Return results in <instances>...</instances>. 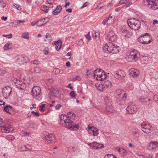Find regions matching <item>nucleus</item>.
<instances>
[{"mask_svg":"<svg viewBox=\"0 0 158 158\" xmlns=\"http://www.w3.org/2000/svg\"><path fill=\"white\" fill-rule=\"evenodd\" d=\"M44 54L47 55L49 51V49L48 47L45 48L42 51Z\"/></svg>","mask_w":158,"mask_h":158,"instance_id":"44","label":"nucleus"},{"mask_svg":"<svg viewBox=\"0 0 158 158\" xmlns=\"http://www.w3.org/2000/svg\"><path fill=\"white\" fill-rule=\"evenodd\" d=\"M38 23V21H33L31 23V24L32 26H35V25H38L37 24Z\"/></svg>","mask_w":158,"mask_h":158,"instance_id":"57","label":"nucleus"},{"mask_svg":"<svg viewBox=\"0 0 158 158\" xmlns=\"http://www.w3.org/2000/svg\"><path fill=\"white\" fill-rule=\"evenodd\" d=\"M105 109L107 111L109 112L113 113L114 111L111 106V104L106 105Z\"/></svg>","mask_w":158,"mask_h":158,"instance_id":"27","label":"nucleus"},{"mask_svg":"<svg viewBox=\"0 0 158 158\" xmlns=\"http://www.w3.org/2000/svg\"><path fill=\"white\" fill-rule=\"evenodd\" d=\"M116 94L118 96H123V98L124 100L126 99L127 96L126 94L124 92V91L120 89H118L116 90Z\"/></svg>","mask_w":158,"mask_h":158,"instance_id":"20","label":"nucleus"},{"mask_svg":"<svg viewBox=\"0 0 158 158\" xmlns=\"http://www.w3.org/2000/svg\"><path fill=\"white\" fill-rule=\"evenodd\" d=\"M88 131H90V133L92 134L94 136H95L96 135H98V130L97 128L94 127H88Z\"/></svg>","mask_w":158,"mask_h":158,"instance_id":"17","label":"nucleus"},{"mask_svg":"<svg viewBox=\"0 0 158 158\" xmlns=\"http://www.w3.org/2000/svg\"><path fill=\"white\" fill-rule=\"evenodd\" d=\"M89 32L88 33V34L86 35V37L88 39V40H90L91 39V37L89 34Z\"/></svg>","mask_w":158,"mask_h":158,"instance_id":"62","label":"nucleus"},{"mask_svg":"<svg viewBox=\"0 0 158 158\" xmlns=\"http://www.w3.org/2000/svg\"><path fill=\"white\" fill-rule=\"evenodd\" d=\"M52 36L49 33H47L45 35V38L44 39L45 41H50L52 39Z\"/></svg>","mask_w":158,"mask_h":158,"instance_id":"36","label":"nucleus"},{"mask_svg":"<svg viewBox=\"0 0 158 158\" xmlns=\"http://www.w3.org/2000/svg\"><path fill=\"white\" fill-rule=\"evenodd\" d=\"M108 39L111 42L116 41L117 39V35L113 31H110L107 35Z\"/></svg>","mask_w":158,"mask_h":158,"instance_id":"13","label":"nucleus"},{"mask_svg":"<svg viewBox=\"0 0 158 158\" xmlns=\"http://www.w3.org/2000/svg\"><path fill=\"white\" fill-rule=\"evenodd\" d=\"M31 113L32 114H33L35 116H39V114L37 112H35L34 111H32Z\"/></svg>","mask_w":158,"mask_h":158,"instance_id":"55","label":"nucleus"},{"mask_svg":"<svg viewBox=\"0 0 158 158\" xmlns=\"http://www.w3.org/2000/svg\"><path fill=\"white\" fill-rule=\"evenodd\" d=\"M14 7H15L17 9L19 10H21V6L20 5L15 4L13 5Z\"/></svg>","mask_w":158,"mask_h":158,"instance_id":"51","label":"nucleus"},{"mask_svg":"<svg viewBox=\"0 0 158 158\" xmlns=\"http://www.w3.org/2000/svg\"><path fill=\"white\" fill-rule=\"evenodd\" d=\"M12 91V89L10 86H7L4 87L2 90L3 97L6 98L9 96Z\"/></svg>","mask_w":158,"mask_h":158,"instance_id":"10","label":"nucleus"},{"mask_svg":"<svg viewBox=\"0 0 158 158\" xmlns=\"http://www.w3.org/2000/svg\"><path fill=\"white\" fill-rule=\"evenodd\" d=\"M26 88V84L25 83L23 82L20 85L18 89L20 90H23Z\"/></svg>","mask_w":158,"mask_h":158,"instance_id":"43","label":"nucleus"},{"mask_svg":"<svg viewBox=\"0 0 158 158\" xmlns=\"http://www.w3.org/2000/svg\"><path fill=\"white\" fill-rule=\"evenodd\" d=\"M128 32V31L126 29H123L122 31V35L123 36H126L127 34V33Z\"/></svg>","mask_w":158,"mask_h":158,"instance_id":"48","label":"nucleus"},{"mask_svg":"<svg viewBox=\"0 0 158 158\" xmlns=\"http://www.w3.org/2000/svg\"><path fill=\"white\" fill-rule=\"evenodd\" d=\"M29 36L28 33L25 32L22 34L21 37L25 39H29Z\"/></svg>","mask_w":158,"mask_h":158,"instance_id":"39","label":"nucleus"},{"mask_svg":"<svg viewBox=\"0 0 158 158\" xmlns=\"http://www.w3.org/2000/svg\"><path fill=\"white\" fill-rule=\"evenodd\" d=\"M62 9L61 6L60 5L57 6L56 9L53 11L52 14L55 15H57L61 11Z\"/></svg>","mask_w":158,"mask_h":158,"instance_id":"23","label":"nucleus"},{"mask_svg":"<svg viewBox=\"0 0 158 158\" xmlns=\"http://www.w3.org/2000/svg\"><path fill=\"white\" fill-rule=\"evenodd\" d=\"M56 92V90L54 89H52L51 90V92L53 94H55Z\"/></svg>","mask_w":158,"mask_h":158,"instance_id":"64","label":"nucleus"},{"mask_svg":"<svg viewBox=\"0 0 158 158\" xmlns=\"http://www.w3.org/2000/svg\"><path fill=\"white\" fill-rule=\"evenodd\" d=\"M89 4V3L88 2H86L84 3L83 5V6L81 7V8H82L86 6Z\"/></svg>","mask_w":158,"mask_h":158,"instance_id":"59","label":"nucleus"},{"mask_svg":"<svg viewBox=\"0 0 158 158\" xmlns=\"http://www.w3.org/2000/svg\"><path fill=\"white\" fill-rule=\"evenodd\" d=\"M87 144L93 149H101L104 147V145L102 144H101L96 142H94L92 143H88Z\"/></svg>","mask_w":158,"mask_h":158,"instance_id":"11","label":"nucleus"},{"mask_svg":"<svg viewBox=\"0 0 158 158\" xmlns=\"http://www.w3.org/2000/svg\"><path fill=\"white\" fill-rule=\"evenodd\" d=\"M1 130L2 132L5 133H9L10 130L9 126L7 125H3L0 127Z\"/></svg>","mask_w":158,"mask_h":158,"instance_id":"21","label":"nucleus"},{"mask_svg":"<svg viewBox=\"0 0 158 158\" xmlns=\"http://www.w3.org/2000/svg\"><path fill=\"white\" fill-rule=\"evenodd\" d=\"M132 133L134 135H138V136H139V132L136 131L135 130H133L132 131Z\"/></svg>","mask_w":158,"mask_h":158,"instance_id":"46","label":"nucleus"},{"mask_svg":"<svg viewBox=\"0 0 158 158\" xmlns=\"http://www.w3.org/2000/svg\"><path fill=\"white\" fill-rule=\"evenodd\" d=\"M139 99L144 104L147 103L148 101H150V98L147 97L145 98L143 96L139 98Z\"/></svg>","mask_w":158,"mask_h":158,"instance_id":"29","label":"nucleus"},{"mask_svg":"<svg viewBox=\"0 0 158 158\" xmlns=\"http://www.w3.org/2000/svg\"><path fill=\"white\" fill-rule=\"evenodd\" d=\"M98 89L101 91H103L106 89L105 88L103 85V84L99 85Z\"/></svg>","mask_w":158,"mask_h":158,"instance_id":"40","label":"nucleus"},{"mask_svg":"<svg viewBox=\"0 0 158 158\" xmlns=\"http://www.w3.org/2000/svg\"><path fill=\"white\" fill-rule=\"evenodd\" d=\"M4 110L6 112L10 114L9 111H13V108L10 105H7L5 106Z\"/></svg>","mask_w":158,"mask_h":158,"instance_id":"30","label":"nucleus"},{"mask_svg":"<svg viewBox=\"0 0 158 158\" xmlns=\"http://www.w3.org/2000/svg\"><path fill=\"white\" fill-rule=\"evenodd\" d=\"M49 20V18L48 17L41 19L40 20V26H44L48 22Z\"/></svg>","mask_w":158,"mask_h":158,"instance_id":"24","label":"nucleus"},{"mask_svg":"<svg viewBox=\"0 0 158 158\" xmlns=\"http://www.w3.org/2000/svg\"><path fill=\"white\" fill-rule=\"evenodd\" d=\"M72 115V117H75V115L74 113L69 112H68V116L62 114L60 117V123L62 125H65L67 128H72L73 125V121L71 119L70 116Z\"/></svg>","mask_w":158,"mask_h":158,"instance_id":"1","label":"nucleus"},{"mask_svg":"<svg viewBox=\"0 0 158 158\" xmlns=\"http://www.w3.org/2000/svg\"><path fill=\"white\" fill-rule=\"evenodd\" d=\"M48 7L47 6L44 5H43L41 6L40 9L42 11H43L44 12L47 13V12L48 10Z\"/></svg>","mask_w":158,"mask_h":158,"instance_id":"41","label":"nucleus"},{"mask_svg":"<svg viewBox=\"0 0 158 158\" xmlns=\"http://www.w3.org/2000/svg\"><path fill=\"white\" fill-rule=\"evenodd\" d=\"M123 96H119V97L117 98L116 101L118 104H121L125 100V99L123 100Z\"/></svg>","mask_w":158,"mask_h":158,"instance_id":"34","label":"nucleus"},{"mask_svg":"<svg viewBox=\"0 0 158 158\" xmlns=\"http://www.w3.org/2000/svg\"><path fill=\"white\" fill-rule=\"evenodd\" d=\"M79 127V125H78L76 124L75 125H74V124L73 123V125L72 126V128H70L71 129H73L74 128H78V127Z\"/></svg>","mask_w":158,"mask_h":158,"instance_id":"60","label":"nucleus"},{"mask_svg":"<svg viewBox=\"0 0 158 158\" xmlns=\"http://www.w3.org/2000/svg\"><path fill=\"white\" fill-rule=\"evenodd\" d=\"M25 21L24 20H15L14 22H12L10 23V24H15V25H18L20 23H24Z\"/></svg>","mask_w":158,"mask_h":158,"instance_id":"33","label":"nucleus"},{"mask_svg":"<svg viewBox=\"0 0 158 158\" xmlns=\"http://www.w3.org/2000/svg\"><path fill=\"white\" fill-rule=\"evenodd\" d=\"M105 158H116V157L113 155L108 154L106 156Z\"/></svg>","mask_w":158,"mask_h":158,"instance_id":"47","label":"nucleus"},{"mask_svg":"<svg viewBox=\"0 0 158 158\" xmlns=\"http://www.w3.org/2000/svg\"><path fill=\"white\" fill-rule=\"evenodd\" d=\"M12 48L11 44L10 43H6L4 46L3 48L5 50H8Z\"/></svg>","mask_w":158,"mask_h":158,"instance_id":"35","label":"nucleus"},{"mask_svg":"<svg viewBox=\"0 0 158 158\" xmlns=\"http://www.w3.org/2000/svg\"><path fill=\"white\" fill-rule=\"evenodd\" d=\"M126 75L125 72L122 70H118L115 72L114 76L115 78L118 79L120 80L124 77Z\"/></svg>","mask_w":158,"mask_h":158,"instance_id":"12","label":"nucleus"},{"mask_svg":"<svg viewBox=\"0 0 158 158\" xmlns=\"http://www.w3.org/2000/svg\"><path fill=\"white\" fill-rule=\"evenodd\" d=\"M152 100L150 99V101H148L147 103H148V105L149 107H152Z\"/></svg>","mask_w":158,"mask_h":158,"instance_id":"52","label":"nucleus"},{"mask_svg":"<svg viewBox=\"0 0 158 158\" xmlns=\"http://www.w3.org/2000/svg\"><path fill=\"white\" fill-rule=\"evenodd\" d=\"M46 110L45 108H44L40 106V112H43Z\"/></svg>","mask_w":158,"mask_h":158,"instance_id":"61","label":"nucleus"},{"mask_svg":"<svg viewBox=\"0 0 158 158\" xmlns=\"http://www.w3.org/2000/svg\"><path fill=\"white\" fill-rule=\"evenodd\" d=\"M103 84V85L105 88L106 89V88H110L112 86V83L109 80L105 81Z\"/></svg>","mask_w":158,"mask_h":158,"instance_id":"25","label":"nucleus"},{"mask_svg":"<svg viewBox=\"0 0 158 158\" xmlns=\"http://www.w3.org/2000/svg\"><path fill=\"white\" fill-rule=\"evenodd\" d=\"M60 70L57 68L55 69L53 71V73L56 74H58L60 72Z\"/></svg>","mask_w":158,"mask_h":158,"instance_id":"50","label":"nucleus"},{"mask_svg":"<svg viewBox=\"0 0 158 158\" xmlns=\"http://www.w3.org/2000/svg\"><path fill=\"white\" fill-rule=\"evenodd\" d=\"M158 146V143L156 141H152L149 144L148 147L149 150L153 151Z\"/></svg>","mask_w":158,"mask_h":158,"instance_id":"14","label":"nucleus"},{"mask_svg":"<svg viewBox=\"0 0 158 158\" xmlns=\"http://www.w3.org/2000/svg\"><path fill=\"white\" fill-rule=\"evenodd\" d=\"M89 72L90 71L89 70H87L86 75L88 77H90V75H92L93 74L94 75V72H93V71H90V73H89Z\"/></svg>","mask_w":158,"mask_h":158,"instance_id":"49","label":"nucleus"},{"mask_svg":"<svg viewBox=\"0 0 158 158\" xmlns=\"http://www.w3.org/2000/svg\"><path fill=\"white\" fill-rule=\"evenodd\" d=\"M104 100L105 102V105L111 104V100L110 99H109V97L107 96H105L104 97Z\"/></svg>","mask_w":158,"mask_h":158,"instance_id":"32","label":"nucleus"},{"mask_svg":"<svg viewBox=\"0 0 158 158\" xmlns=\"http://www.w3.org/2000/svg\"><path fill=\"white\" fill-rule=\"evenodd\" d=\"M33 63L34 64H36V65H38L39 63V61H38L37 60H34L33 62Z\"/></svg>","mask_w":158,"mask_h":158,"instance_id":"58","label":"nucleus"},{"mask_svg":"<svg viewBox=\"0 0 158 158\" xmlns=\"http://www.w3.org/2000/svg\"><path fill=\"white\" fill-rule=\"evenodd\" d=\"M93 36L94 39H98L99 37V33L94 31L93 33Z\"/></svg>","mask_w":158,"mask_h":158,"instance_id":"37","label":"nucleus"},{"mask_svg":"<svg viewBox=\"0 0 158 158\" xmlns=\"http://www.w3.org/2000/svg\"><path fill=\"white\" fill-rule=\"evenodd\" d=\"M6 1L5 0L0 2V6L3 7H5L6 6Z\"/></svg>","mask_w":158,"mask_h":158,"instance_id":"45","label":"nucleus"},{"mask_svg":"<svg viewBox=\"0 0 158 158\" xmlns=\"http://www.w3.org/2000/svg\"><path fill=\"white\" fill-rule=\"evenodd\" d=\"M102 73V71L101 69H97L94 71V78L97 80L101 79H100V75Z\"/></svg>","mask_w":158,"mask_h":158,"instance_id":"16","label":"nucleus"},{"mask_svg":"<svg viewBox=\"0 0 158 158\" xmlns=\"http://www.w3.org/2000/svg\"><path fill=\"white\" fill-rule=\"evenodd\" d=\"M71 19V17L68 16H66L64 17L62 23L64 24H67L70 22Z\"/></svg>","mask_w":158,"mask_h":158,"instance_id":"26","label":"nucleus"},{"mask_svg":"<svg viewBox=\"0 0 158 158\" xmlns=\"http://www.w3.org/2000/svg\"><path fill=\"white\" fill-rule=\"evenodd\" d=\"M102 48L104 52L106 53H117L119 52L120 50L119 47L115 45L112 43L110 42L107 43L103 46Z\"/></svg>","mask_w":158,"mask_h":158,"instance_id":"2","label":"nucleus"},{"mask_svg":"<svg viewBox=\"0 0 158 158\" xmlns=\"http://www.w3.org/2000/svg\"><path fill=\"white\" fill-rule=\"evenodd\" d=\"M103 76H102V77H101V79L98 80L99 81H102L103 80V79H104L105 78H106V75L105 72H103Z\"/></svg>","mask_w":158,"mask_h":158,"instance_id":"53","label":"nucleus"},{"mask_svg":"<svg viewBox=\"0 0 158 158\" xmlns=\"http://www.w3.org/2000/svg\"><path fill=\"white\" fill-rule=\"evenodd\" d=\"M130 55L132 58L136 60L138 58V56L139 55V52L138 51L134 50L130 52Z\"/></svg>","mask_w":158,"mask_h":158,"instance_id":"19","label":"nucleus"},{"mask_svg":"<svg viewBox=\"0 0 158 158\" xmlns=\"http://www.w3.org/2000/svg\"><path fill=\"white\" fill-rule=\"evenodd\" d=\"M31 72L34 73H38L39 72V69L37 67H34L31 68Z\"/></svg>","mask_w":158,"mask_h":158,"instance_id":"38","label":"nucleus"},{"mask_svg":"<svg viewBox=\"0 0 158 158\" xmlns=\"http://www.w3.org/2000/svg\"><path fill=\"white\" fill-rule=\"evenodd\" d=\"M49 143H55L56 139L54 135L52 134H49L46 139Z\"/></svg>","mask_w":158,"mask_h":158,"instance_id":"18","label":"nucleus"},{"mask_svg":"<svg viewBox=\"0 0 158 158\" xmlns=\"http://www.w3.org/2000/svg\"><path fill=\"white\" fill-rule=\"evenodd\" d=\"M115 16L110 15L109 16L104 20L102 22V24L104 26L106 25L107 27L113 24L114 23Z\"/></svg>","mask_w":158,"mask_h":158,"instance_id":"5","label":"nucleus"},{"mask_svg":"<svg viewBox=\"0 0 158 158\" xmlns=\"http://www.w3.org/2000/svg\"><path fill=\"white\" fill-rule=\"evenodd\" d=\"M143 2H146L147 6L152 10H155L158 8V5L155 0H146Z\"/></svg>","mask_w":158,"mask_h":158,"instance_id":"6","label":"nucleus"},{"mask_svg":"<svg viewBox=\"0 0 158 158\" xmlns=\"http://www.w3.org/2000/svg\"><path fill=\"white\" fill-rule=\"evenodd\" d=\"M130 74L131 75L134 77H136L139 74V71L137 69H131L130 70Z\"/></svg>","mask_w":158,"mask_h":158,"instance_id":"22","label":"nucleus"},{"mask_svg":"<svg viewBox=\"0 0 158 158\" xmlns=\"http://www.w3.org/2000/svg\"><path fill=\"white\" fill-rule=\"evenodd\" d=\"M32 95L35 97H39L40 95V89L38 86H34L31 91Z\"/></svg>","mask_w":158,"mask_h":158,"instance_id":"15","label":"nucleus"},{"mask_svg":"<svg viewBox=\"0 0 158 158\" xmlns=\"http://www.w3.org/2000/svg\"><path fill=\"white\" fill-rule=\"evenodd\" d=\"M61 106H62L60 104H58L55 106V108L56 110H58Z\"/></svg>","mask_w":158,"mask_h":158,"instance_id":"56","label":"nucleus"},{"mask_svg":"<svg viewBox=\"0 0 158 158\" xmlns=\"http://www.w3.org/2000/svg\"><path fill=\"white\" fill-rule=\"evenodd\" d=\"M127 23L129 27L134 30H138L140 27V22L135 18L128 19L127 21Z\"/></svg>","mask_w":158,"mask_h":158,"instance_id":"3","label":"nucleus"},{"mask_svg":"<svg viewBox=\"0 0 158 158\" xmlns=\"http://www.w3.org/2000/svg\"><path fill=\"white\" fill-rule=\"evenodd\" d=\"M141 127L142 131L146 133H149L152 130L151 127L145 122L141 124Z\"/></svg>","mask_w":158,"mask_h":158,"instance_id":"8","label":"nucleus"},{"mask_svg":"<svg viewBox=\"0 0 158 158\" xmlns=\"http://www.w3.org/2000/svg\"><path fill=\"white\" fill-rule=\"evenodd\" d=\"M49 134V133L47 131H44L41 134L40 136L43 139L46 140Z\"/></svg>","mask_w":158,"mask_h":158,"instance_id":"31","label":"nucleus"},{"mask_svg":"<svg viewBox=\"0 0 158 158\" xmlns=\"http://www.w3.org/2000/svg\"><path fill=\"white\" fill-rule=\"evenodd\" d=\"M29 58L25 55H23L19 56L16 60V62L20 64H24L27 62Z\"/></svg>","mask_w":158,"mask_h":158,"instance_id":"9","label":"nucleus"},{"mask_svg":"<svg viewBox=\"0 0 158 158\" xmlns=\"http://www.w3.org/2000/svg\"><path fill=\"white\" fill-rule=\"evenodd\" d=\"M137 107L135 104L132 102H129L127 108V110L129 114H133L137 111Z\"/></svg>","mask_w":158,"mask_h":158,"instance_id":"7","label":"nucleus"},{"mask_svg":"<svg viewBox=\"0 0 158 158\" xmlns=\"http://www.w3.org/2000/svg\"><path fill=\"white\" fill-rule=\"evenodd\" d=\"M138 40L140 43L143 44H150L152 42L151 37L148 33L145 34L144 35H141L138 38Z\"/></svg>","mask_w":158,"mask_h":158,"instance_id":"4","label":"nucleus"},{"mask_svg":"<svg viewBox=\"0 0 158 158\" xmlns=\"http://www.w3.org/2000/svg\"><path fill=\"white\" fill-rule=\"evenodd\" d=\"M56 45V48L57 51L59 50L61 48L62 45V42L60 40H58L55 43Z\"/></svg>","mask_w":158,"mask_h":158,"instance_id":"28","label":"nucleus"},{"mask_svg":"<svg viewBox=\"0 0 158 158\" xmlns=\"http://www.w3.org/2000/svg\"><path fill=\"white\" fill-rule=\"evenodd\" d=\"M23 82L19 80H16V82H15V85L17 86L18 88H19L20 85Z\"/></svg>","mask_w":158,"mask_h":158,"instance_id":"42","label":"nucleus"},{"mask_svg":"<svg viewBox=\"0 0 158 158\" xmlns=\"http://www.w3.org/2000/svg\"><path fill=\"white\" fill-rule=\"evenodd\" d=\"M127 2L126 0H121L119 3L121 4H123Z\"/></svg>","mask_w":158,"mask_h":158,"instance_id":"63","label":"nucleus"},{"mask_svg":"<svg viewBox=\"0 0 158 158\" xmlns=\"http://www.w3.org/2000/svg\"><path fill=\"white\" fill-rule=\"evenodd\" d=\"M70 95L74 98H75V96L74 94V92L73 91H71L70 94Z\"/></svg>","mask_w":158,"mask_h":158,"instance_id":"54","label":"nucleus"}]
</instances>
